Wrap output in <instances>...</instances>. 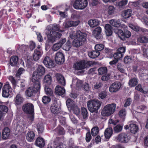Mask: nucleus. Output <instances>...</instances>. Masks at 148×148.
Listing matches in <instances>:
<instances>
[{"label":"nucleus","mask_w":148,"mask_h":148,"mask_svg":"<svg viewBox=\"0 0 148 148\" xmlns=\"http://www.w3.org/2000/svg\"><path fill=\"white\" fill-rule=\"evenodd\" d=\"M47 30L48 32L47 34V36H49L51 37L50 40L52 42L55 41L62 36L61 33L56 31L60 32L64 31L63 30H61L59 26L56 24H54L48 26L47 27Z\"/></svg>","instance_id":"f257e3e1"},{"label":"nucleus","mask_w":148,"mask_h":148,"mask_svg":"<svg viewBox=\"0 0 148 148\" xmlns=\"http://www.w3.org/2000/svg\"><path fill=\"white\" fill-rule=\"evenodd\" d=\"M93 62L88 61H86L82 60L77 62L74 65V67L76 70L80 71H78V73H83L84 72V69L87 67H89L94 64Z\"/></svg>","instance_id":"f03ea898"},{"label":"nucleus","mask_w":148,"mask_h":148,"mask_svg":"<svg viewBox=\"0 0 148 148\" xmlns=\"http://www.w3.org/2000/svg\"><path fill=\"white\" fill-rule=\"evenodd\" d=\"M101 102L97 100H90L88 101V109L91 112H97L101 105Z\"/></svg>","instance_id":"7ed1b4c3"},{"label":"nucleus","mask_w":148,"mask_h":148,"mask_svg":"<svg viewBox=\"0 0 148 148\" xmlns=\"http://www.w3.org/2000/svg\"><path fill=\"white\" fill-rule=\"evenodd\" d=\"M116 104L114 103L108 104L103 108L101 114L103 116H109L113 114L115 111Z\"/></svg>","instance_id":"20e7f679"},{"label":"nucleus","mask_w":148,"mask_h":148,"mask_svg":"<svg viewBox=\"0 0 148 148\" xmlns=\"http://www.w3.org/2000/svg\"><path fill=\"white\" fill-rule=\"evenodd\" d=\"M22 110L26 114H32L34 113V107L32 103H26L23 105Z\"/></svg>","instance_id":"39448f33"},{"label":"nucleus","mask_w":148,"mask_h":148,"mask_svg":"<svg viewBox=\"0 0 148 148\" xmlns=\"http://www.w3.org/2000/svg\"><path fill=\"white\" fill-rule=\"evenodd\" d=\"M87 0H76L73 4L74 8L76 9H83L87 5Z\"/></svg>","instance_id":"423d86ee"},{"label":"nucleus","mask_w":148,"mask_h":148,"mask_svg":"<svg viewBox=\"0 0 148 148\" xmlns=\"http://www.w3.org/2000/svg\"><path fill=\"white\" fill-rule=\"evenodd\" d=\"M37 85L34 86L33 87H29L25 91V95L28 97L32 96L34 93L40 91V88L39 86L37 87Z\"/></svg>","instance_id":"0eeeda50"},{"label":"nucleus","mask_w":148,"mask_h":148,"mask_svg":"<svg viewBox=\"0 0 148 148\" xmlns=\"http://www.w3.org/2000/svg\"><path fill=\"white\" fill-rule=\"evenodd\" d=\"M116 138L118 141L126 143L130 140V137L127 133H122L119 134Z\"/></svg>","instance_id":"6e6552de"},{"label":"nucleus","mask_w":148,"mask_h":148,"mask_svg":"<svg viewBox=\"0 0 148 148\" xmlns=\"http://www.w3.org/2000/svg\"><path fill=\"white\" fill-rule=\"evenodd\" d=\"M125 51V48L124 47H121L118 49L116 52L113 55L114 58L118 60L121 59L123 57Z\"/></svg>","instance_id":"1a4fd4ad"},{"label":"nucleus","mask_w":148,"mask_h":148,"mask_svg":"<svg viewBox=\"0 0 148 148\" xmlns=\"http://www.w3.org/2000/svg\"><path fill=\"white\" fill-rule=\"evenodd\" d=\"M11 89L9 83L6 82L2 88V95L5 98H7L9 96V92Z\"/></svg>","instance_id":"9d476101"},{"label":"nucleus","mask_w":148,"mask_h":148,"mask_svg":"<svg viewBox=\"0 0 148 148\" xmlns=\"http://www.w3.org/2000/svg\"><path fill=\"white\" fill-rule=\"evenodd\" d=\"M55 60L56 63L59 64L63 63L65 61L64 55L61 52L59 51L55 55Z\"/></svg>","instance_id":"9b49d317"},{"label":"nucleus","mask_w":148,"mask_h":148,"mask_svg":"<svg viewBox=\"0 0 148 148\" xmlns=\"http://www.w3.org/2000/svg\"><path fill=\"white\" fill-rule=\"evenodd\" d=\"M121 86V83L118 82L113 83L110 86L109 90L111 92H115L118 91Z\"/></svg>","instance_id":"f8f14e48"},{"label":"nucleus","mask_w":148,"mask_h":148,"mask_svg":"<svg viewBox=\"0 0 148 148\" xmlns=\"http://www.w3.org/2000/svg\"><path fill=\"white\" fill-rule=\"evenodd\" d=\"M43 63L48 68H52L55 66L54 62L48 56H46L44 58Z\"/></svg>","instance_id":"ddd939ff"},{"label":"nucleus","mask_w":148,"mask_h":148,"mask_svg":"<svg viewBox=\"0 0 148 148\" xmlns=\"http://www.w3.org/2000/svg\"><path fill=\"white\" fill-rule=\"evenodd\" d=\"M42 75H33L32 76V81L34 83V86L37 85V87L40 88V83L39 79L41 78Z\"/></svg>","instance_id":"4468645a"},{"label":"nucleus","mask_w":148,"mask_h":148,"mask_svg":"<svg viewBox=\"0 0 148 148\" xmlns=\"http://www.w3.org/2000/svg\"><path fill=\"white\" fill-rule=\"evenodd\" d=\"M76 37L84 42H85L86 40V33H83L80 31L79 30L77 32Z\"/></svg>","instance_id":"2eb2a0df"},{"label":"nucleus","mask_w":148,"mask_h":148,"mask_svg":"<svg viewBox=\"0 0 148 148\" xmlns=\"http://www.w3.org/2000/svg\"><path fill=\"white\" fill-rule=\"evenodd\" d=\"M10 134V130L8 127H5L3 130L2 138L3 140H6L8 139Z\"/></svg>","instance_id":"dca6fc26"},{"label":"nucleus","mask_w":148,"mask_h":148,"mask_svg":"<svg viewBox=\"0 0 148 148\" xmlns=\"http://www.w3.org/2000/svg\"><path fill=\"white\" fill-rule=\"evenodd\" d=\"M42 53V50L35 49L33 56L34 60L37 61L39 60Z\"/></svg>","instance_id":"f3484780"},{"label":"nucleus","mask_w":148,"mask_h":148,"mask_svg":"<svg viewBox=\"0 0 148 148\" xmlns=\"http://www.w3.org/2000/svg\"><path fill=\"white\" fill-rule=\"evenodd\" d=\"M24 100L23 97L19 94H17L14 99V104L16 106H19L23 102Z\"/></svg>","instance_id":"a211bd4d"},{"label":"nucleus","mask_w":148,"mask_h":148,"mask_svg":"<svg viewBox=\"0 0 148 148\" xmlns=\"http://www.w3.org/2000/svg\"><path fill=\"white\" fill-rule=\"evenodd\" d=\"M51 112L55 115H57L60 112V108L56 102L53 103L51 107Z\"/></svg>","instance_id":"6ab92c4d"},{"label":"nucleus","mask_w":148,"mask_h":148,"mask_svg":"<svg viewBox=\"0 0 148 148\" xmlns=\"http://www.w3.org/2000/svg\"><path fill=\"white\" fill-rule=\"evenodd\" d=\"M55 92L56 94L59 95H62L65 93V90L64 87L57 86L55 88Z\"/></svg>","instance_id":"aec40b11"},{"label":"nucleus","mask_w":148,"mask_h":148,"mask_svg":"<svg viewBox=\"0 0 148 148\" xmlns=\"http://www.w3.org/2000/svg\"><path fill=\"white\" fill-rule=\"evenodd\" d=\"M56 77L58 82L60 84L63 86L65 85V80L62 75H56Z\"/></svg>","instance_id":"412c9836"},{"label":"nucleus","mask_w":148,"mask_h":148,"mask_svg":"<svg viewBox=\"0 0 148 148\" xmlns=\"http://www.w3.org/2000/svg\"><path fill=\"white\" fill-rule=\"evenodd\" d=\"M100 23V21L97 19L90 20L88 22L89 25L91 27H94L99 25Z\"/></svg>","instance_id":"4be33fe9"},{"label":"nucleus","mask_w":148,"mask_h":148,"mask_svg":"<svg viewBox=\"0 0 148 148\" xmlns=\"http://www.w3.org/2000/svg\"><path fill=\"white\" fill-rule=\"evenodd\" d=\"M35 144L40 147H43L45 145L44 139L42 138L38 137L35 141Z\"/></svg>","instance_id":"5701e85b"},{"label":"nucleus","mask_w":148,"mask_h":148,"mask_svg":"<svg viewBox=\"0 0 148 148\" xmlns=\"http://www.w3.org/2000/svg\"><path fill=\"white\" fill-rule=\"evenodd\" d=\"M113 134V130L112 127L107 128L104 132V136L106 138H110Z\"/></svg>","instance_id":"b1692460"},{"label":"nucleus","mask_w":148,"mask_h":148,"mask_svg":"<svg viewBox=\"0 0 148 148\" xmlns=\"http://www.w3.org/2000/svg\"><path fill=\"white\" fill-rule=\"evenodd\" d=\"M105 29L106 35L108 36H110L112 33L111 26L110 24H107L105 25Z\"/></svg>","instance_id":"393cba45"},{"label":"nucleus","mask_w":148,"mask_h":148,"mask_svg":"<svg viewBox=\"0 0 148 148\" xmlns=\"http://www.w3.org/2000/svg\"><path fill=\"white\" fill-rule=\"evenodd\" d=\"M132 13V10L131 9H128L124 11L122 13V16L125 18H129L131 16Z\"/></svg>","instance_id":"a878e982"},{"label":"nucleus","mask_w":148,"mask_h":148,"mask_svg":"<svg viewBox=\"0 0 148 148\" xmlns=\"http://www.w3.org/2000/svg\"><path fill=\"white\" fill-rule=\"evenodd\" d=\"M109 23L112 26L116 27H119L121 25L119 19H112L109 21Z\"/></svg>","instance_id":"bb28decb"},{"label":"nucleus","mask_w":148,"mask_h":148,"mask_svg":"<svg viewBox=\"0 0 148 148\" xmlns=\"http://www.w3.org/2000/svg\"><path fill=\"white\" fill-rule=\"evenodd\" d=\"M129 130L132 133L135 134L138 131V128L136 125L131 123L130 124Z\"/></svg>","instance_id":"cd10ccee"},{"label":"nucleus","mask_w":148,"mask_h":148,"mask_svg":"<svg viewBox=\"0 0 148 148\" xmlns=\"http://www.w3.org/2000/svg\"><path fill=\"white\" fill-rule=\"evenodd\" d=\"M141 49L143 51L142 54L143 56L148 58V45L143 46L141 47Z\"/></svg>","instance_id":"c85d7f7f"},{"label":"nucleus","mask_w":148,"mask_h":148,"mask_svg":"<svg viewBox=\"0 0 148 148\" xmlns=\"http://www.w3.org/2000/svg\"><path fill=\"white\" fill-rule=\"evenodd\" d=\"M100 54V52L96 50L89 52L88 54V56L92 58H97L99 56Z\"/></svg>","instance_id":"c756f323"},{"label":"nucleus","mask_w":148,"mask_h":148,"mask_svg":"<svg viewBox=\"0 0 148 148\" xmlns=\"http://www.w3.org/2000/svg\"><path fill=\"white\" fill-rule=\"evenodd\" d=\"M45 72V68L41 65H39L34 73V74H44Z\"/></svg>","instance_id":"7c9ffc66"},{"label":"nucleus","mask_w":148,"mask_h":148,"mask_svg":"<svg viewBox=\"0 0 148 148\" xmlns=\"http://www.w3.org/2000/svg\"><path fill=\"white\" fill-rule=\"evenodd\" d=\"M34 136L35 134L32 131H31L27 133L26 138L28 141L31 142L33 140Z\"/></svg>","instance_id":"2f4dec72"},{"label":"nucleus","mask_w":148,"mask_h":148,"mask_svg":"<svg viewBox=\"0 0 148 148\" xmlns=\"http://www.w3.org/2000/svg\"><path fill=\"white\" fill-rule=\"evenodd\" d=\"M84 42L81 40H79L76 37V38L73 41L72 45L74 47H78L81 45Z\"/></svg>","instance_id":"473e14b6"},{"label":"nucleus","mask_w":148,"mask_h":148,"mask_svg":"<svg viewBox=\"0 0 148 148\" xmlns=\"http://www.w3.org/2000/svg\"><path fill=\"white\" fill-rule=\"evenodd\" d=\"M18 61V57L16 56H13L10 59V64L12 66H14L17 64Z\"/></svg>","instance_id":"72a5a7b5"},{"label":"nucleus","mask_w":148,"mask_h":148,"mask_svg":"<svg viewBox=\"0 0 148 148\" xmlns=\"http://www.w3.org/2000/svg\"><path fill=\"white\" fill-rule=\"evenodd\" d=\"M114 32L121 39L123 40L124 38V33L122 30L117 29L115 30Z\"/></svg>","instance_id":"f704fd0d"},{"label":"nucleus","mask_w":148,"mask_h":148,"mask_svg":"<svg viewBox=\"0 0 148 148\" xmlns=\"http://www.w3.org/2000/svg\"><path fill=\"white\" fill-rule=\"evenodd\" d=\"M66 105L69 109H71L76 104L74 102L70 99H68L66 101Z\"/></svg>","instance_id":"c9c22d12"},{"label":"nucleus","mask_w":148,"mask_h":148,"mask_svg":"<svg viewBox=\"0 0 148 148\" xmlns=\"http://www.w3.org/2000/svg\"><path fill=\"white\" fill-rule=\"evenodd\" d=\"M138 82L137 79L135 78H133L131 79L129 81V84L131 87L135 86L138 84Z\"/></svg>","instance_id":"e433bc0d"},{"label":"nucleus","mask_w":148,"mask_h":148,"mask_svg":"<svg viewBox=\"0 0 148 148\" xmlns=\"http://www.w3.org/2000/svg\"><path fill=\"white\" fill-rule=\"evenodd\" d=\"M129 27L134 31L136 32H142L143 28L138 26H134L131 24H129Z\"/></svg>","instance_id":"4c0bfd02"},{"label":"nucleus","mask_w":148,"mask_h":148,"mask_svg":"<svg viewBox=\"0 0 148 148\" xmlns=\"http://www.w3.org/2000/svg\"><path fill=\"white\" fill-rule=\"evenodd\" d=\"M37 128L38 133H42L44 130V127L42 123H38L37 125Z\"/></svg>","instance_id":"58836bf2"},{"label":"nucleus","mask_w":148,"mask_h":148,"mask_svg":"<svg viewBox=\"0 0 148 148\" xmlns=\"http://www.w3.org/2000/svg\"><path fill=\"white\" fill-rule=\"evenodd\" d=\"M99 132V128L98 127L95 126L93 127L91 129V134L93 136L97 135Z\"/></svg>","instance_id":"ea45409f"},{"label":"nucleus","mask_w":148,"mask_h":148,"mask_svg":"<svg viewBox=\"0 0 148 148\" xmlns=\"http://www.w3.org/2000/svg\"><path fill=\"white\" fill-rule=\"evenodd\" d=\"M70 110H72L73 113L76 115H78L80 113V110L76 105L73 106L71 108Z\"/></svg>","instance_id":"a19ab883"},{"label":"nucleus","mask_w":148,"mask_h":148,"mask_svg":"<svg viewBox=\"0 0 148 148\" xmlns=\"http://www.w3.org/2000/svg\"><path fill=\"white\" fill-rule=\"evenodd\" d=\"M115 8L113 6H109L108 7L107 11L109 15H112L114 13Z\"/></svg>","instance_id":"79ce46f5"},{"label":"nucleus","mask_w":148,"mask_h":148,"mask_svg":"<svg viewBox=\"0 0 148 148\" xmlns=\"http://www.w3.org/2000/svg\"><path fill=\"white\" fill-rule=\"evenodd\" d=\"M44 82L47 83L48 84H50L52 81L51 77L50 75H47L45 76L44 78Z\"/></svg>","instance_id":"37998d69"},{"label":"nucleus","mask_w":148,"mask_h":148,"mask_svg":"<svg viewBox=\"0 0 148 148\" xmlns=\"http://www.w3.org/2000/svg\"><path fill=\"white\" fill-rule=\"evenodd\" d=\"M99 74H106L107 72V69L105 67L99 68L98 69Z\"/></svg>","instance_id":"c03bdc74"},{"label":"nucleus","mask_w":148,"mask_h":148,"mask_svg":"<svg viewBox=\"0 0 148 148\" xmlns=\"http://www.w3.org/2000/svg\"><path fill=\"white\" fill-rule=\"evenodd\" d=\"M8 110V107L5 106L0 105V115L2 116V112L6 113Z\"/></svg>","instance_id":"a18cd8bd"},{"label":"nucleus","mask_w":148,"mask_h":148,"mask_svg":"<svg viewBox=\"0 0 148 148\" xmlns=\"http://www.w3.org/2000/svg\"><path fill=\"white\" fill-rule=\"evenodd\" d=\"M71 46V42L68 41L63 47V49L65 51H68L70 50Z\"/></svg>","instance_id":"49530a36"},{"label":"nucleus","mask_w":148,"mask_h":148,"mask_svg":"<svg viewBox=\"0 0 148 148\" xmlns=\"http://www.w3.org/2000/svg\"><path fill=\"white\" fill-rule=\"evenodd\" d=\"M51 101V98L49 97L45 96L43 97L42 101L43 103L46 104L49 103Z\"/></svg>","instance_id":"de8ad7c7"},{"label":"nucleus","mask_w":148,"mask_h":148,"mask_svg":"<svg viewBox=\"0 0 148 148\" xmlns=\"http://www.w3.org/2000/svg\"><path fill=\"white\" fill-rule=\"evenodd\" d=\"M104 48V45L103 44H98L96 45L95 47V50L100 51L102 50Z\"/></svg>","instance_id":"09e8293b"},{"label":"nucleus","mask_w":148,"mask_h":148,"mask_svg":"<svg viewBox=\"0 0 148 148\" xmlns=\"http://www.w3.org/2000/svg\"><path fill=\"white\" fill-rule=\"evenodd\" d=\"M138 40L141 43H147L148 42V38L145 36H141L138 38Z\"/></svg>","instance_id":"8fccbe9b"},{"label":"nucleus","mask_w":148,"mask_h":148,"mask_svg":"<svg viewBox=\"0 0 148 148\" xmlns=\"http://www.w3.org/2000/svg\"><path fill=\"white\" fill-rule=\"evenodd\" d=\"M82 114L84 119H86L88 116V112L86 109L85 108H82Z\"/></svg>","instance_id":"3c124183"},{"label":"nucleus","mask_w":148,"mask_h":148,"mask_svg":"<svg viewBox=\"0 0 148 148\" xmlns=\"http://www.w3.org/2000/svg\"><path fill=\"white\" fill-rule=\"evenodd\" d=\"M122 126L120 125H118L114 127V130L115 132L119 133L122 131Z\"/></svg>","instance_id":"603ef678"},{"label":"nucleus","mask_w":148,"mask_h":148,"mask_svg":"<svg viewBox=\"0 0 148 148\" xmlns=\"http://www.w3.org/2000/svg\"><path fill=\"white\" fill-rule=\"evenodd\" d=\"M127 0H122L118 3V5L119 7L122 8L127 4Z\"/></svg>","instance_id":"864d4df0"},{"label":"nucleus","mask_w":148,"mask_h":148,"mask_svg":"<svg viewBox=\"0 0 148 148\" xmlns=\"http://www.w3.org/2000/svg\"><path fill=\"white\" fill-rule=\"evenodd\" d=\"M62 47V45L61 44L58 43L54 44L53 47L52 49L54 51H56Z\"/></svg>","instance_id":"5fc2aeb1"},{"label":"nucleus","mask_w":148,"mask_h":148,"mask_svg":"<svg viewBox=\"0 0 148 148\" xmlns=\"http://www.w3.org/2000/svg\"><path fill=\"white\" fill-rule=\"evenodd\" d=\"M126 114V110L125 109H121L119 112V115L120 117L122 118L125 116Z\"/></svg>","instance_id":"6e6d98bb"},{"label":"nucleus","mask_w":148,"mask_h":148,"mask_svg":"<svg viewBox=\"0 0 148 148\" xmlns=\"http://www.w3.org/2000/svg\"><path fill=\"white\" fill-rule=\"evenodd\" d=\"M101 28L100 27H98L96 28L93 32V34H101Z\"/></svg>","instance_id":"4d7b16f0"},{"label":"nucleus","mask_w":148,"mask_h":148,"mask_svg":"<svg viewBox=\"0 0 148 148\" xmlns=\"http://www.w3.org/2000/svg\"><path fill=\"white\" fill-rule=\"evenodd\" d=\"M132 102V100L130 98H128L125 101V103L124 105V107H127L129 106Z\"/></svg>","instance_id":"13d9d810"},{"label":"nucleus","mask_w":148,"mask_h":148,"mask_svg":"<svg viewBox=\"0 0 148 148\" xmlns=\"http://www.w3.org/2000/svg\"><path fill=\"white\" fill-rule=\"evenodd\" d=\"M8 78L10 81L13 85L15 86H16V81L14 77L12 76H10Z\"/></svg>","instance_id":"bf43d9fd"},{"label":"nucleus","mask_w":148,"mask_h":148,"mask_svg":"<svg viewBox=\"0 0 148 148\" xmlns=\"http://www.w3.org/2000/svg\"><path fill=\"white\" fill-rule=\"evenodd\" d=\"M83 82L81 80H77L76 83V86L78 89L81 88L83 86Z\"/></svg>","instance_id":"052dcab7"},{"label":"nucleus","mask_w":148,"mask_h":148,"mask_svg":"<svg viewBox=\"0 0 148 148\" xmlns=\"http://www.w3.org/2000/svg\"><path fill=\"white\" fill-rule=\"evenodd\" d=\"M58 133L60 135L64 134H65V131L64 129L61 127H59L58 128Z\"/></svg>","instance_id":"680f3d73"},{"label":"nucleus","mask_w":148,"mask_h":148,"mask_svg":"<svg viewBox=\"0 0 148 148\" xmlns=\"http://www.w3.org/2000/svg\"><path fill=\"white\" fill-rule=\"evenodd\" d=\"M59 119L60 123L62 125H65L66 124L65 117L60 116L59 117Z\"/></svg>","instance_id":"e2e57ef3"},{"label":"nucleus","mask_w":148,"mask_h":148,"mask_svg":"<svg viewBox=\"0 0 148 148\" xmlns=\"http://www.w3.org/2000/svg\"><path fill=\"white\" fill-rule=\"evenodd\" d=\"M116 80H122L123 79V76L122 75H116L114 76Z\"/></svg>","instance_id":"0e129e2a"},{"label":"nucleus","mask_w":148,"mask_h":148,"mask_svg":"<svg viewBox=\"0 0 148 148\" xmlns=\"http://www.w3.org/2000/svg\"><path fill=\"white\" fill-rule=\"evenodd\" d=\"M131 35V32L127 30L126 29L124 32V38L125 37L126 38H129Z\"/></svg>","instance_id":"69168bd1"},{"label":"nucleus","mask_w":148,"mask_h":148,"mask_svg":"<svg viewBox=\"0 0 148 148\" xmlns=\"http://www.w3.org/2000/svg\"><path fill=\"white\" fill-rule=\"evenodd\" d=\"M91 139V136L90 132H88L86 134V140L87 142H89Z\"/></svg>","instance_id":"338daca9"},{"label":"nucleus","mask_w":148,"mask_h":148,"mask_svg":"<svg viewBox=\"0 0 148 148\" xmlns=\"http://www.w3.org/2000/svg\"><path fill=\"white\" fill-rule=\"evenodd\" d=\"M45 90L46 94L49 95H51L52 94V92L50 88L46 87Z\"/></svg>","instance_id":"774afa93"}]
</instances>
